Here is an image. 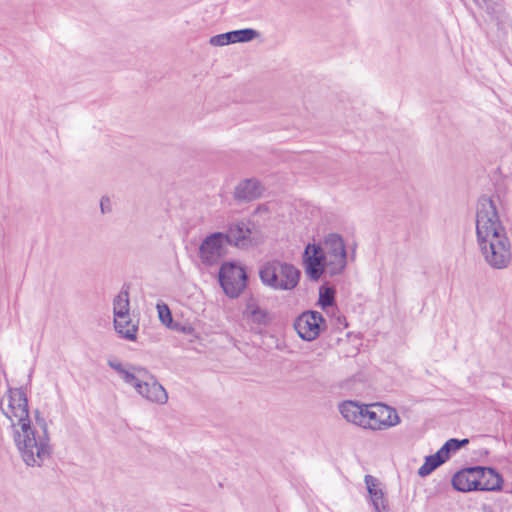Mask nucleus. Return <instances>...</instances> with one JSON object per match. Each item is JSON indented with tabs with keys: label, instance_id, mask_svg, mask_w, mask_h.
Segmentation results:
<instances>
[{
	"label": "nucleus",
	"instance_id": "obj_1",
	"mask_svg": "<svg viewBox=\"0 0 512 512\" xmlns=\"http://www.w3.org/2000/svg\"><path fill=\"white\" fill-rule=\"evenodd\" d=\"M477 243L485 262L494 269L507 268L512 259L511 242L507 237L495 202L482 196L476 212Z\"/></svg>",
	"mask_w": 512,
	"mask_h": 512
},
{
	"label": "nucleus",
	"instance_id": "obj_2",
	"mask_svg": "<svg viewBox=\"0 0 512 512\" xmlns=\"http://www.w3.org/2000/svg\"><path fill=\"white\" fill-rule=\"evenodd\" d=\"M34 418V424L29 418L27 433L23 432L22 426H17L16 422H12L13 440L27 466L41 467L44 461L50 458L52 447L47 422L39 410L34 411Z\"/></svg>",
	"mask_w": 512,
	"mask_h": 512
},
{
	"label": "nucleus",
	"instance_id": "obj_3",
	"mask_svg": "<svg viewBox=\"0 0 512 512\" xmlns=\"http://www.w3.org/2000/svg\"><path fill=\"white\" fill-rule=\"evenodd\" d=\"M107 364L121 376L126 384L133 386L136 392L147 401L158 405L167 403L166 389L146 368L132 365L130 370H127L118 360H108Z\"/></svg>",
	"mask_w": 512,
	"mask_h": 512
},
{
	"label": "nucleus",
	"instance_id": "obj_4",
	"mask_svg": "<svg viewBox=\"0 0 512 512\" xmlns=\"http://www.w3.org/2000/svg\"><path fill=\"white\" fill-rule=\"evenodd\" d=\"M300 276V270L293 264L278 259L265 262L259 269L262 283L274 290H293L298 285Z\"/></svg>",
	"mask_w": 512,
	"mask_h": 512
},
{
	"label": "nucleus",
	"instance_id": "obj_5",
	"mask_svg": "<svg viewBox=\"0 0 512 512\" xmlns=\"http://www.w3.org/2000/svg\"><path fill=\"white\" fill-rule=\"evenodd\" d=\"M325 252L328 275L333 277L344 272L347 266V252L343 238L337 233L325 236L322 243Z\"/></svg>",
	"mask_w": 512,
	"mask_h": 512
},
{
	"label": "nucleus",
	"instance_id": "obj_6",
	"mask_svg": "<svg viewBox=\"0 0 512 512\" xmlns=\"http://www.w3.org/2000/svg\"><path fill=\"white\" fill-rule=\"evenodd\" d=\"M219 283L229 298H237L247 286L248 276L245 269L235 263H223L219 269Z\"/></svg>",
	"mask_w": 512,
	"mask_h": 512
},
{
	"label": "nucleus",
	"instance_id": "obj_7",
	"mask_svg": "<svg viewBox=\"0 0 512 512\" xmlns=\"http://www.w3.org/2000/svg\"><path fill=\"white\" fill-rule=\"evenodd\" d=\"M8 404L4 407L1 404L2 413L12 422L17 420L16 425L23 427V432L29 429L28 399L22 388H9L6 396Z\"/></svg>",
	"mask_w": 512,
	"mask_h": 512
},
{
	"label": "nucleus",
	"instance_id": "obj_8",
	"mask_svg": "<svg viewBox=\"0 0 512 512\" xmlns=\"http://www.w3.org/2000/svg\"><path fill=\"white\" fill-rule=\"evenodd\" d=\"M363 428L384 430L397 425L400 418L395 409L381 403L366 405Z\"/></svg>",
	"mask_w": 512,
	"mask_h": 512
},
{
	"label": "nucleus",
	"instance_id": "obj_9",
	"mask_svg": "<svg viewBox=\"0 0 512 512\" xmlns=\"http://www.w3.org/2000/svg\"><path fill=\"white\" fill-rule=\"evenodd\" d=\"M326 263L322 244H307L303 252V265L305 273L311 281H319L324 273L328 275Z\"/></svg>",
	"mask_w": 512,
	"mask_h": 512
},
{
	"label": "nucleus",
	"instance_id": "obj_10",
	"mask_svg": "<svg viewBox=\"0 0 512 512\" xmlns=\"http://www.w3.org/2000/svg\"><path fill=\"white\" fill-rule=\"evenodd\" d=\"M294 328L301 339L312 341L326 328V321L320 312L308 310L295 319Z\"/></svg>",
	"mask_w": 512,
	"mask_h": 512
},
{
	"label": "nucleus",
	"instance_id": "obj_11",
	"mask_svg": "<svg viewBox=\"0 0 512 512\" xmlns=\"http://www.w3.org/2000/svg\"><path fill=\"white\" fill-rule=\"evenodd\" d=\"M223 232H214L206 236L199 246V257L206 266L217 264L226 253Z\"/></svg>",
	"mask_w": 512,
	"mask_h": 512
},
{
	"label": "nucleus",
	"instance_id": "obj_12",
	"mask_svg": "<svg viewBox=\"0 0 512 512\" xmlns=\"http://www.w3.org/2000/svg\"><path fill=\"white\" fill-rule=\"evenodd\" d=\"M252 235L249 223L245 221L233 223L225 233L223 232L227 244L241 249H247L256 244Z\"/></svg>",
	"mask_w": 512,
	"mask_h": 512
},
{
	"label": "nucleus",
	"instance_id": "obj_13",
	"mask_svg": "<svg viewBox=\"0 0 512 512\" xmlns=\"http://www.w3.org/2000/svg\"><path fill=\"white\" fill-rule=\"evenodd\" d=\"M478 473V466L456 472L452 478L453 488L460 492L478 491Z\"/></svg>",
	"mask_w": 512,
	"mask_h": 512
},
{
	"label": "nucleus",
	"instance_id": "obj_14",
	"mask_svg": "<svg viewBox=\"0 0 512 512\" xmlns=\"http://www.w3.org/2000/svg\"><path fill=\"white\" fill-rule=\"evenodd\" d=\"M478 491L501 490L502 477L493 468L478 466Z\"/></svg>",
	"mask_w": 512,
	"mask_h": 512
},
{
	"label": "nucleus",
	"instance_id": "obj_15",
	"mask_svg": "<svg viewBox=\"0 0 512 512\" xmlns=\"http://www.w3.org/2000/svg\"><path fill=\"white\" fill-rule=\"evenodd\" d=\"M261 193L262 187L259 181L246 179L236 186L234 197L238 201L250 202L260 197Z\"/></svg>",
	"mask_w": 512,
	"mask_h": 512
},
{
	"label": "nucleus",
	"instance_id": "obj_16",
	"mask_svg": "<svg viewBox=\"0 0 512 512\" xmlns=\"http://www.w3.org/2000/svg\"><path fill=\"white\" fill-rule=\"evenodd\" d=\"M366 405H360L355 401H344L339 405L341 415L348 421L363 427Z\"/></svg>",
	"mask_w": 512,
	"mask_h": 512
},
{
	"label": "nucleus",
	"instance_id": "obj_17",
	"mask_svg": "<svg viewBox=\"0 0 512 512\" xmlns=\"http://www.w3.org/2000/svg\"><path fill=\"white\" fill-rule=\"evenodd\" d=\"M244 314L253 323L258 325L266 326L270 323L271 317L266 309L261 308L254 300H250L247 305Z\"/></svg>",
	"mask_w": 512,
	"mask_h": 512
},
{
	"label": "nucleus",
	"instance_id": "obj_18",
	"mask_svg": "<svg viewBox=\"0 0 512 512\" xmlns=\"http://www.w3.org/2000/svg\"><path fill=\"white\" fill-rule=\"evenodd\" d=\"M129 293L128 290L122 289L113 301V313L116 317V323H121V319L129 316Z\"/></svg>",
	"mask_w": 512,
	"mask_h": 512
},
{
	"label": "nucleus",
	"instance_id": "obj_19",
	"mask_svg": "<svg viewBox=\"0 0 512 512\" xmlns=\"http://www.w3.org/2000/svg\"><path fill=\"white\" fill-rule=\"evenodd\" d=\"M444 462H446V460L441 456V454L438 451L433 455L427 456L425 458L424 464L418 470L419 476H428Z\"/></svg>",
	"mask_w": 512,
	"mask_h": 512
},
{
	"label": "nucleus",
	"instance_id": "obj_20",
	"mask_svg": "<svg viewBox=\"0 0 512 512\" xmlns=\"http://www.w3.org/2000/svg\"><path fill=\"white\" fill-rule=\"evenodd\" d=\"M115 330L125 339L133 341L136 339L137 326L131 323L128 318L121 319V323H116V317H114Z\"/></svg>",
	"mask_w": 512,
	"mask_h": 512
},
{
	"label": "nucleus",
	"instance_id": "obj_21",
	"mask_svg": "<svg viewBox=\"0 0 512 512\" xmlns=\"http://www.w3.org/2000/svg\"><path fill=\"white\" fill-rule=\"evenodd\" d=\"M468 443L469 440L466 438L462 440L451 438L444 443V445L438 450V452L447 461L451 457L452 453L457 452Z\"/></svg>",
	"mask_w": 512,
	"mask_h": 512
},
{
	"label": "nucleus",
	"instance_id": "obj_22",
	"mask_svg": "<svg viewBox=\"0 0 512 512\" xmlns=\"http://www.w3.org/2000/svg\"><path fill=\"white\" fill-rule=\"evenodd\" d=\"M231 35L233 43H245L258 37L259 33L255 29L244 28L231 31Z\"/></svg>",
	"mask_w": 512,
	"mask_h": 512
},
{
	"label": "nucleus",
	"instance_id": "obj_23",
	"mask_svg": "<svg viewBox=\"0 0 512 512\" xmlns=\"http://www.w3.org/2000/svg\"><path fill=\"white\" fill-rule=\"evenodd\" d=\"M335 291L330 287H321L319 291L318 304L323 308L330 307L334 304Z\"/></svg>",
	"mask_w": 512,
	"mask_h": 512
},
{
	"label": "nucleus",
	"instance_id": "obj_24",
	"mask_svg": "<svg viewBox=\"0 0 512 512\" xmlns=\"http://www.w3.org/2000/svg\"><path fill=\"white\" fill-rule=\"evenodd\" d=\"M474 3L488 13H496L500 11L502 5L501 0H473Z\"/></svg>",
	"mask_w": 512,
	"mask_h": 512
},
{
	"label": "nucleus",
	"instance_id": "obj_25",
	"mask_svg": "<svg viewBox=\"0 0 512 512\" xmlns=\"http://www.w3.org/2000/svg\"><path fill=\"white\" fill-rule=\"evenodd\" d=\"M156 308L160 321L169 327L174 321L168 305L165 303H157Z\"/></svg>",
	"mask_w": 512,
	"mask_h": 512
},
{
	"label": "nucleus",
	"instance_id": "obj_26",
	"mask_svg": "<svg viewBox=\"0 0 512 512\" xmlns=\"http://www.w3.org/2000/svg\"><path fill=\"white\" fill-rule=\"evenodd\" d=\"M371 501L376 512L386 510V499L382 490L378 492H371Z\"/></svg>",
	"mask_w": 512,
	"mask_h": 512
},
{
	"label": "nucleus",
	"instance_id": "obj_27",
	"mask_svg": "<svg viewBox=\"0 0 512 512\" xmlns=\"http://www.w3.org/2000/svg\"><path fill=\"white\" fill-rule=\"evenodd\" d=\"M212 46H225L233 44L231 31L212 36L209 40Z\"/></svg>",
	"mask_w": 512,
	"mask_h": 512
},
{
	"label": "nucleus",
	"instance_id": "obj_28",
	"mask_svg": "<svg viewBox=\"0 0 512 512\" xmlns=\"http://www.w3.org/2000/svg\"><path fill=\"white\" fill-rule=\"evenodd\" d=\"M168 328L172 329L173 331L180 332L186 335H192L194 333V328L187 323H181V322H173Z\"/></svg>",
	"mask_w": 512,
	"mask_h": 512
},
{
	"label": "nucleus",
	"instance_id": "obj_29",
	"mask_svg": "<svg viewBox=\"0 0 512 512\" xmlns=\"http://www.w3.org/2000/svg\"><path fill=\"white\" fill-rule=\"evenodd\" d=\"M365 483H366L367 490H368V493L370 496H371V492H378L381 490L379 488L376 478H374L371 475L365 476Z\"/></svg>",
	"mask_w": 512,
	"mask_h": 512
},
{
	"label": "nucleus",
	"instance_id": "obj_30",
	"mask_svg": "<svg viewBox=\"0 0 512 512\" xmlns=\"http://www.w3.org/2000/svg\"><path fill=\"white\" fill-rule=\"evenodd\" d=\"M100 209L103 214L109 213L111 211V203L110 199L107 197H102L100 201Z\"/></svg>",
	"mask_w": 512,
	"mask_h": 512
}]
</instances>
